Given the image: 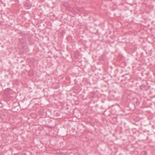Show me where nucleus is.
Here are the masks:
<instances>
[{"mask_svg":"<svg viewBox=\"0 0 155 155\" xmlns=\"http://www.w3.org/2000/svg\"><path fill=\"white\" fill-rule=\"evenodd\" d=\"M101 108H102V109H103V108H104V107H103V106H101Z\"/></svg>","mask_w":155,"mask_h":155,"instance_id":"obj_4","label":"nucleus"},{"mask_svg":"<svg viewBox=\"0 0 155 155\" xmlns=\"http://www.w3.org/2000/svg\"><path fill=\"white\" fill-rule=\"evenodd\" d=\"M34 73H33V74H32V75H34Z\"/></svg>","mask_w":155,"mask_h":155,"instance_id":"obj_7","label":"nucleus"},{"mask_svg":"<svg viewBox=\"0 0 155 155\" xmlns=\"http://www.w3.org/2000/svg\"><path fill=\"white\" fill-rule=\"evenodd\" d=\"M112 120L114 121H115V122L114 123V124H116L118 122L117 121V118L116 117L113 118Z\"/></svg>","mask_w":155,"mask_h":155,"instance_id":"obj_2","label":"nucleus"},{"mask_svg":"<svg viewBox=\"0 0 155 155\" xmlns=\"http://www.w3.org/2000/svg\"><path fill=\"white\" fill-rule=\"evenodd\" d=\"M129 75L128 74H125L122 76V77H124L125 79H127L128 78V76H129Z\"/></svg>","mask_w":155,"mask_h":155,"instance_id":"obj_1","label":"nucleus"},{"mask_svg":"<svg viewBox=\"0 0 155 155\" xmlns=\"http://www.w3.org/2000/svg\"><path fill=\"white\" fill-rule=\"evenodd\" d=\"M134 101L136 102L137 104V99L135 98L134 99Z\"/></svg>","mask_w":155,"mask_h":155,"instance_id":"obj_3","label":"nucleus"},{"mask_svg":"<svg viewBox=\"0 0 155 155\" xmlns=\"http://www.w3.org/2000/svg\"><path fill=\"white\" fill-rule=\"evenodd\" d=\"M107 110L106 109L104 111V113L107 111Z\"/></svg>","mask_w":155,"mask_h":155,"instance_id":"obj_5","label":"nucleus"},{"mask_svg":"<svg viewBox=\"0 0 155 155\" xmlns=\"http://www.w3.org/2000/svg\"><path fill=\"white\" fill-rule=\"evenodd\" d=\"M102 102L103 103H104V101H103V100H102Z\"/></svg>","mask_w":155,"mask_h":155,"instance_id":"obj_6","label":"nucleus"}]
</instances>
